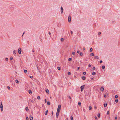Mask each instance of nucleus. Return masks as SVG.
<instances>
[{
	"mask_svg": "<svg viewBox=\"0 0 120 120\" xmlns=\"http://www.w3.org/2000/svg\"><path fill=\"white\" fill-rule=\"evenodd\" d=\"M61 108V105H58V107L57 108V111L60 112V111Z\"/></svg>",
	"mask_w": 120,
	"mask_h": 120,
	"instance_id": "obj_1",
	"label": "nucleus"
},
{
	"mask_svg": "<svg viewBox=\"0 0 120 120\" xmlns=\"http://www.w3.org/2000/svg\"><path fill=\"white\" fill-rule=\"evenodd\" d=\"M85 86V85H84L81 86L80 89H81V91L82 92L83 91Z\"/></svg>",
	"mask_w": 120,
	"mask_h": 120,
	"instance_id": "obj_2",
	"label": "nucleus"
},
{
	"mask_svg": "<svg viewBox=\"0 0 120 120\" xmlns=\"http://www.w3.org/2000/svg\"><path fill=\"white\" fill-rule=\"evenodd\" d=\"M0 107L1 109V111H2L3 110V105L2 102L1 103Z\"/></svg>",
	"mask_w": 120,
	"mask_h": 120,
	"instance_id": "obj_3",
	"label": "nucleus"
},
{
	"mask_svg": "<svg viewBox=\"0 0 120 120\" xmlns=\"http://www.w3.org/2000/svg\"><path fill=\"white\" fill-rule=\"evenodd\" d=\"M18 51L19 53V54H21V48H19L18 50Z\"/></svg>",
	"mask_w": 120,
	"mask_h": 120,
	"instance_id": "obj_4",
	"label": "nucleus"
},
{
	"mask_svg": "<svg viewBox=\"0 0 120 120\" xmlns=\"http://www.w3.org/2000/svg\"><path fill=\"white\" fill-rule=\"evenodd\" d=\"M71 21V16L69 15L68 17V21L69 22H70Z\"/></svg>",
	"mask_w": 120,
	"mask_h": 120,
	"instance_id": "obj_5",
	"label": "nucleus"
},
{
	"mask_svg": "<svg viewBox=\"0 0 120 120\" xmlns=\"http://www.w3.org/2000/svg\"><path fill=\"white\" fill-rule=\"evenodd\" d=\"M60 112L57 111L56 113V116L57 118L58 117V116Z\"/></svg>",
	"mask_w": 120,
	"mask_h": 120,
	"instance_id": "obj_6",
	"label": "nucleus"
},
{
	"mask_svg": "<svg viewBox=\"0 0 120 120\" xmlns=\"http://www.w3.org/2000/svg\"><path fill=\"white\" fill-rule=\"evenodd\" d=\"M29 118L30 120H33V117L32 115H30Z\"/></svg>",
	"mask_w": 120,
	"mask_h": 120,
	"instance_id": "obj_7",
	"label": "nucleus"
},
{
	"mask_svg": "<svg viewBox=\"0 0 120 120\" xmlns=\"http://www.w3.org/2000/svg\"><path fill=\"white\" fill-rule=\"evenodd\" d=\"M60 9L61 11V13L62 14L63 11V8L62 7H61Z\"/></svg>",
	"mask_w": 120,
	"mask_h": 120,
	"instance_id": "obj_8",
	"label": "nucleus"
},
{
	"mask_svg": "<svg viewBox=\"0 0 120 120\" xmlns=\"http://www.w3.org/2000/svg\"><path fill=\"white\" fill-rule=\"evenodd\" d=\"M35 66H34L35 68V67L36 68H37L38 70V71L39 72V70L38 66H37V65H36Z\"/></svg>",
	"mask_w": 120,
	"mask_h": 120,
	"instance_id": "obj_9",
	"label": "nucleus"
},
{
	"mask_svg": "<svg viewBox=\"0 0 120 120\" xmlns=\"http://www.w3.org/2000/svg\"><path fill=\"white\" fill-rule=\"evenodd\" d=\"M48 112V110H47L45 112V115H46L47 114Z\"/></svg>",
	"mask_w": 120,
	"mask_h": 120,
	"instance_id": "obj_10",
	"label": "nucleus"
},
{
	"mask_svg": "<svg viewBox=\"0 0 120 120\" xmlns=\"http://www.w3.org/2000/svg\"><path fill=\"white\" fill-rule=\"evenodd\" d=\"M16 52H17V51H15V50H14L13 51V53L14 54H16Z\"/></svg>",
	"mask_w": 120,
	"mask_h": 120,
	"instance_id": "obj_11",
	"label": "nucleus"
},
{
	"mask_svg": "<svg viewBox=\"0 0 120 120\" xmlns=\"http://www.w3.org/2000/svg\"><path fill=\"white\" fill-rule=\"evenodd\" d=\"M82 79L83 80H85L86 79V77L85 76H82Z\"/></svg>",
	"mask_w": 120,
	"mask_h": 120,
	"instance_id": "obj_12",
	"label": "nucleus"
},
{
	"mask_svg": "<svg viewBox=\"0 0 120 120\" xmlns=\"http://www.w3.org/2000/svg\"><path fill=\"white\" fill-rule=\"evenodd\" d=\"M46 92L48 94L49 93V91L47 89H46L45 90Z\"/></svg>",
	"mask_w": 120,
	"mask_h": 120,
	"instance_id": "obj_13",
	"label": "nucleus"
},
{
	"mask_svg": "<svg viewBox=\"0 0 120 120\" xmlns=\"http://www.w3.org/2000/svg\"><path fill=\"white\" fill-rule=\"evenodd\" d=\"M101 90L102 91H103L104 90V88L103 87H101Z\"/></svg>",
	"mask_w": 120,
	"mask_h": 120,
	"instance_id": "obj_14",
	"label": "nucleus"
},
{
	"mask_svg": "<svg viewBox=\"0 0 120 120\" xmlns=\"http://www.w3.org/2000/svg\"><path fill=\"white\" fill-rule=\"evenodd\" d=\"M28 92L29 94H32V91L31 90H29L28 91Z\"/></svg>",
	"mask_w": 120,
	"mask_h": 120,
	"instance_id": "obj_15",
	"label": "nucleus"
},
{
	"mask_svg": "<svg viewBox=\"0 0 120 120\" xmlns=\"http://www.w3.org/2000/svg\"><path fill=\"white\" fill-rule=\"evenodd\" d=\"M78 104L80 106H81V102H78Z\"/></svg>",
	"mask_w": 120,
	"mask_h": 120,
	"instance_id": "obj_16",
	"label": "nucleus"
},
{
	"mask_svg": "<svg viewBox=\"0 0 120 120\" xmlns=\"http://www.w3.org/2000/svg\"><path fill=\"white\" fill-rule=\"evenodd\" d=\"M25 109L26 111H28L29 110L28 108L27 107Z\"/></svg>",
	"mask_w": 120,
	"mask_h": 120,
	"instance_id": "obj_17",
	"label": "nucleus"
},
{
	"mask_svg": "<svg viewBox=\"0 0 120 120\" xmlns=\"http://www.w3.org/2000/svg\"><path fill=\"white\" fill-rule=\"evenodd\" d=\"M47 104L48 105H50V102L49 101H47Z\"/></svg>",
	"mask_w": 120,
	"mask_h": 120,
	"instance_id": "obj_18",
	"label": "nucleus"
},
{
	"mask_svg": "<svg viewBox=\"0 0 120 120\" xmlns=\"http://www.w3.org/2000/svg\"><path fill=\"white\" fill-rule=\"evenodd\" d=\"M15 82L17 83H19V81L17 79L15 80Z\"/></svg>",
	"mask_w": 120,
	"mask_h": 120,
	"instance_id": "obj_19",
	"label": "nucleus"
},
{
	"mask_svg": "<svg viewBox=\"0 0 120 120\" xmlns=\"http://www.w3.org/2000/svg\"><path fill=\"white\" fill-rule=\"evenodd\" d=\"M95 57L97 59H98L99 57L97 56H95Z\"/></svg>",
	"mask_w": 120,
	"mask_h": 120,
	"instance_id": "obj_20",
	"label": "nucleus"
},
{
	"mask_svg": "<svg viewBox=\"0 0 120 120\" xmlns=\"http://www.w3.org/2000/svg\"><path fill=\"white\" fill-rule=\"evenodd\" d=\"M61 41L62 42L63 41H64V39L63 38H61L60 39Z\"/></svg>",
	"mask_w": 120,
	"mask_h": 120,
	"instance_id": "obj_21",
	"label": "nucleus"
},
{
	"mask_svg": "<svg viewBox=\"0 0 120 120\" xmlns=\"http://www.w3.org/2000/svg\"><path fill=\"white\" fill-rule=\"evenodd\" d=\"M92 109V107L91 106H90L89 107V110H91Z\"/></svg>",
	"mask_w": 120,
	"mask_h": 120,
	"instance_id": "obj_22",
	"label": "nucleus"
},
{
	"mask_svg": "<svg viewBox=\"0 0 120 120\" xmlns=\"http://www.w3.org/2000/svg\"><path fill=\"white\" fill-rule=\"evenodd\" d=\"M93 51V49H92V48H91L90 49V52H91L92 51Z\"/></svg>",
	"mask_w": 120,
	"mask_h": 120,
	"instance_id": "obj_23",
	"label": "nucleus"
},
{
	"mask_svg": "<svg viewBox=\"0 0 120 120\" xmlns=\"http://www.w3.org/2000/svg\"><path fill=\"white\" fill-rule=\"evenodd\" d=\"M100 115L99 113H98V117L99 118L100 117Z\"/></svg>",
	"mask_w": 120,
	"mask_h": 120,
	"instance_id": "obj_24",
	"label": "nucleus"
},
{
	"mask_svg": "<svg viewBox=\"0 0 120 120\" xmlns=\"http://www.w3.org/2000/svg\"><path fill=\"white\" fill-rule=\"evenodd\" d=\"M71 60H72V59L71 58H69L68 59V61H71Z\"/></svg>",
	"mask_w": 120,
	"mask_h": 120,
	"instance_id": "obj_25",
	"label": "nucleus"
},
{
	"mask_svg": "<svg viewBox=\"0 0 120 120\" xmlns=\"http://www.w3.org/2000/svg\"><path fill=\"white\" fill-rule=\"evenodd\" d=\"M105 68V67L104 66H103L102 67V69H104Z\"/></svg>",
	"mask_w": 120,
	"mask_h": 120,
	"instance_id": "obj_26",
	"label": "nucleus"
},
{
	"mask_svg": "<svg viewBox=\"0 0 120 120\" xmlns=\"http://www.w3.org/2000/svg\"><path fill=\"white\" fill-rule=\"evenodd\" d=\"M60 67H57V69L59 70H60Z\"/></svg>",
	"mask_w": 120,
	"mask_h": 120,
	"instance_id": "obj_27",
	"label": "nucleus"
},
{
	"mask_svg": "<svg viewBox=\"0 0 120 120\" xmlns=\"http://www.w3.org/2000/svg\"><path fill=\"white\" fill-rule=\"evenodd\" d=\"M80 55L81 56H82L83 55V54L82 52H80Z\"/></svg>",
	"mask_w": 120,
	"mask_h": 120,
	"instance_id": "obj_28",
	"label": "nucleus"
},
{
	"mask_svg": "<svg viewBox=\"0 0 120 120\" xmlns=\"http://www.w3.org/2000/svg\"><path fill=\"white\" fill-rule=\"evenodd\" d=\"M107 104H105L104 105V107H106L107 106Z\"/></svg>",
	"mask_w": 120,
	"mask_h": 120,
	"instance_id": "obj_29",
	"label": "nucleus"
},
{
	"mask_svg": "<svg viewBox=\"0 0 120 120\" xmlns=\"http://www.w3.org/2000/svg\"><path fill=\"white\" fill-rule=\"evenodd\" d=\"M94 54L93 53H92L90 54V56H93L94 55Z\"/></svg>",
	"mask_w": 120,
	"mask_h": 120,
	"instance_id": "obj_30",
	"label": "nucleus"
},
{
	"mask_svg": "<svg viewBox=\"0 0 120 120\" xmlns=\"http://www.w3.org/2000/svg\"><path fill=\"white\" fill-rule=\"evenodd\" d=\"M13 59V57L11 56L10 57V60H12Z\"/></svg>",
	"mask_w": 120,
	"mask_h": 120,
	"instance_id": "obj_31",
	"label": "nucleus"
},
{
	"mask_svg": "<svg viewBox=\"0 0 120 120\" xmlns=\"http://www.w3.org/2000/svg\"><path fill=\"white\" fill-rule=\"evenodd\" d=\"M70 118L71 120H73V117L72 116H71Z\"/></svg>",
	"mask_w": 120,
	"mask_h": 120,
	"instance_id": "obj_32",
	"label": "nucleus"
},
{
	"mask_svg": "<svg viewBox=\"0 0 120 120\" xmlns=\"http://www.w3.org/2000/svg\"><path fill=\"white\" fill-rule=\"evenodd\" d=\"M118 101V100L117 99H116L115 100V102L116 103Z\"/></svg>",
	"mask_w": 120,
	"mask_h": 120,
	"instance_id": "obj_33",
	"label": "nucleus"
},
{
	"mask_svg": "<svg viewBox=\"0 0 120 120\" xmlns=\"http://www.w3.org/2000/svg\"><path fill=\"white\" fill-rule=\"evenodd\" d=\"M24 71V72L26 73V72H27V70H25Z\"/></svg>",
	"mask_w": 120,
	"mask_h": 120,
	"instance_id": "obj_34",
	"label": "nucleus"
},
{
	"mask_svg": "<svg viewBox=\"0 0 120 120\" xmlns=\"http://www.w3.org/2000/svg\"><path fill=\"white\" fill-rule=\"evenodd\" d=\"M68 75H71V73L70 72H68Z\"/></svg>",
	"mask_w": 120,
	"mask_h": 120,
	"instance_id": "obj_35",
	"label": "nucleus"
},
{
	"mask_svg": "<svg viewBox=\"0 0 120 120\" xmlns=\"http://www.w3.org/2000/svg\"><path fill=\"white\" fill-rule=\"evenodd\" d=\"M92 75H95L96 73L95 72H93L92 73Z\"/></svg>",
	"mask_w": 120,
	"mask_h": 120,
	"instance_id": "obj_36",
	"label": "nucleus"
},
{
	"mask_svg": "<svg viewBox=\"0 0 120 120\" xmlns=\"http://www.w3.org/2000/svg\"><path fill=\"white\" fill-rule=\"evenodd\" d=\"M37 98L38 99H39L40 98V97L39 96H38Z\"/></svg>",
	"mask_w": 120,
	"mask_h": 120,
	"instance_id": "obj_37",
	"label": "nucleus"
},
{
	"mask_svg": "<svg viewBox=\"0 0 120 120\" xmlns=\"http://www.w3.org/2000/svg\"><path fill=\"white\" fill-rule=\"evenodd\" d=\"M118 96L117 95H116L115 96V97L116 98H118Z\"/></svg>",
	"mask_w": 120,
	"mask_h": 120,
	"instance_id": "obj_38",
	"label": "nucleus"
},
{
	"mask_svg": "<svg viewBox=\"0 0 120 120\" xmlns=\"http://www.w3.org/2000/svg\"><path fill=\"white\" fill-rule=\"evenodd\" d=\"M7 88H8V90H10V86H7Z\"/></svg>",
	"mask_w": 120,
	"mask_h": 120,
	"instance_id": "obj_39",
	"label": "nucleus"
},
{
	"mask_svg": "<svg viewBox=\"0 0 120 120\" xmlns=\"http://www.w3.org/2000/svg\"><path fill=\"white\" fill-rule=\"evenodd\" d=\"M83 75H85L86 74V72H83Z\"/></svg>",
	"mask_w": 120,
	"mask_h": 120,
	"instance_id": "obj_40",
	"label": "nucleus"
},
{
	"mask_svg": "<svg viewBox=\"0 0 120 120\" xmlns=\"http://www.w3.org/2000/svg\"><path fill=\"white\" fill-rule=\"evenodd\" d=\"M72 55H75V52H72Z\"/></svg>",
	"mask_w": 120,
	"mask_h": 120,
	"instance_id": "obj_41",
	"label": "nucleus"
},
{
	"mask_svg": "<svg viewBox=\"0 0 120 120\" xmlns=\"http://www.w3.org/2000/svg\"><path fill=\"white\" fill-rule=\"evenodd\" d=\"M26 120H29V118L28 117H26Z\"/></svg>",
	"mask_w": 120,
	"mask_h": 120,
	"instance_id": "obj_42",
	"label": "nucleus"
},
{
	"mask_svg": "<svg viewBox=\"0 0 120 120\" xmlns=\"http://www.w3.org/2000/svg\"><path fill=\"white\" fill-rule=\"evenodd\" d=\"M109 111H107V114H109Z\"/></svg>",
	"mask_w": 120,
	"mask_h": 120,
	"instance_id": "obj_43",
	"label": "nucleus"
},
{
	"mask_svg": "<svg viewBox=\"0 0 120 120\" xmlns=\"http://www.w3.org/2000/svg\"><path fill=\"white\" fill-rule=\"evenodd\" d=\"M5 60H6V61H8V58H5Z\"/></svg>",
	"mask_w": 120,
	"mask_h": 120,
	"instance_id": "obj_44",
	"label": "nucleus"
},
{
	"mask_svg": "<svg viewBox=\"0 0 120 120\" xmlns=\"http://www.w3.org/2000/svg\"><path fill=\"white\" fill-rule=\"evenodd\" d=\"M101 34V33L100 32H99L98 33V35H99L100 34Z\"/></svg>",
	"mask_w": 120,
	"mask_h": 120,
	"instance_id": "obj_45",
	"label": "nucleus"
},
{
	"mask_svg": "<svg viewBox=\"0 0 120 120\" xmlns=\"http://www.w3.org/2000/svg\"><path fill=\"white\" fill-rule=\"evenodd\" d=\"M30 78H33V77L32 76H30Z\"/></svg>",
	"mask_w": 120,
	"mask_h": 120,
	"instance_id": "obj_46",
	"label": "nucleus"
},
{
	"mask_svg": "<svg viewBox=\"0 0 120 120\" xmlns=\"http://www.w3.org/2000/svg\"><path fill=\"white\" fill-rule=\"evenodd\" d=\"M95 67H93V70H95Z\"/></svg>",
	"mask_w": 120,
	"mask_h": 120,
	"instance_id": "obj_47",
	"label": "nucleus"
},
{
	"mask_svg": "<svg viewBox=\"0 0 120 120\" xmlns=\"http://www.w3.org/2000/svg\"><path fill=\"white\" fill-rule=\"evenodd\" d=\"M94 118L95 119L97 120V118L96 116H95Z\"/></svg>",
	"mask_w": 120,
	"mask_h": 120,
	"instance_id": "obj_48",
	"label": "nucleus"
},
{
	"mask_svg": "<svg viewBox=\"0 0 120 120\" xmlns=\"http://www.w3.org/2000/svg\"><path fill=\"white\" fill-rule=\"evenodd\" d=\"M102 61L101 60H100V63H102Z\"/></svg>",
	"mask_w": 120,
	"mask_h": 120,
	"instance_id": "obj_49",
	"label": "nucleus"
},
{
	"mask_svg": "<svg viewBox=\"0 0 120 120\" xmlns=\"http://www.w3.org/2000/svg\"><path fill=\"white\" fill-rule=\"evenodd\" d=\"M88 67H91V65L90 64H89L88 65Z\"/></svg>",
	"mask_w": 120,
	"mask_h": 120,
	"instance_id": "obj_50",
	"label": "nucleus"
},
{
	"mask_svg": "<svg viewBox=\"0 0 120 120\" xmlns=\"http://www.w3.org/2000/svg\"><path fill=\"white\" fill-rule=\"evenodd\" d=\"M85 48L84 47V48H83V50H85Z\"/></svg>",
	"mask_w": 120,
	"mask_h": 120,
	"instance_id": "obj_51",
	"label": "nucleus"
},
{
	"mask_svg": "<svg viewBox=\"0 0 120 120\" xmlns=\"http://www.w3.org/2000/svg\"><path fill=\"white\" fill-rule=\"evenodd\" d=\"M68 97L70 99H71V97L69 96H68Z\"/></svg>",
	"mask_w": 120,
	"mask_h": 120,
	"instance_id": "obj_52",
	"label": "nucleus"
},
{
	"mask_svg": "<svg viewBox=\"0 0 120 120\" xmlns=\"http://www.w3.org/2000/svg\"><path fill=\"white\" fill-rule=\"evenodd\" d=\"M80 52L79 51H77V53H79V52Z\"/></svg>",
	"mask_w": 120,
	"mask_h": 120,
	"instance_id": "obj_53",
	"label": "nucleus"
},
{
	"mask_svg": "<svg viewBox=\"0 0 120 120\" xmlns=\"http://www.w3.org/2000/svg\"><path fill=\"white\" fill-rule=\"evenodd\" d=\"M80 67H78L77 68V70H79V69Z\"/></svg>",
	"mask_w": 120,
	"mask_h": 120,
	"instance_id": "obj_54",
	"label": "nucleus"
},
{
	"mask_svg": "<svg viewBox=\"0 0 120 120\" xmlns=\"http://www.w3.org/2000/svg\"><path fill=\"white\" fill-rule=\"evenodd\" d=\"M115 119L116 120V119H117V116H116L115 117Z\"/></svg>",
	"mask_w": 120,
	"mask_h": 120,
	"instance_id": "obj_55",
	"label": "nucleus"
},
{
	"mask_svg": "<svg viewBox=\"0 0 120 120\" xmlns=\"http://www.w3.org/2000/svg\"><path fill=\"white\" fill-rule=\"evenodd\" d=\"M106 96V94H105L104 95V97H105Z\"/></svg>",
	"mask_w": 120,
	"mask_h": 120,
	"instance_id": "obj_56",
	"label": "nucleus"
},
{
	"mask_svg": "<svg viewBox=\"0 0 120 120\" xmlns=\"http://www.w3.org/2000/svg\"><path fill=\"white\" fill-rule=\"evenodd\" d=\"M31 102L32 103H34V101H33V100H32L31 101Z\"/></svg>",
	"mask_w": 120,
	"mask_h": 120,
	"instance_id": "obj_57",
	"label": "nucleus"
},
{
	"mask_svg": "<svg viewBox=\"0 0 120 120\" xmlns=\"http://www.w3.org/2000/svg\"><path fill=\"white\" fill-rule=\"evenodd\" d=\"M25 32H24L23 33V34H22V36H23V34H25Z\"/></svg>",
	"mask_w": 120,
	"mask_h": 120,
	"instance_id": "obj_58",
	"label": "nucleus"
},
{
	"mask_svg": "<svg viewBox=\"0 0 120 120\" xmlns=\"http://www.w3.org/2000/svg\"><path fill=\"white\" fill-rule=\"evenodd\" d=\"M45 103H46V99H45Z\"/></svg>",
	"mask_w": 120,
	"mask_h": 120,
	"instance_id": "obj_59",
	"label": "nucleus"
},
{
	"mask_svg": "<svg viewBox=\"0 0 120 120\" xmlns=\"http://www.w3.org/2000/svg\"><path fill=\"white\" fill-rule=\"evenodd\" d=\"M71 34H72L73 33V32L72 31H71Z\"/></svg>",
	"mask_w": 120,
	"mask_h": 120,
	"instance_id": "obj_60",
	"label": "nucleus"
},
{
	"mask_svg": "<svg viewBox=\"0 0 120 120\" xmlns=\"http://www.w3.org/2000/svg\"><path fill=\"white\" fill-rule=\"evenodd\" d=\"M53 111H52V115H53Z\"/></svg>",
	"mask_w": 120,
	"mask_h": 120,
	"instance_id": "obj_61",
	"label": "nucleus"
},
{
	"mask_svg": "<svg viewBox=\"0 0 120 120\" xmlns=\"http://www.w3.org/2000/svg\"><path fill=\"white\" fill-rule=\"evenodd\" d=\"M49 34L50 35L51 34V33L50 32H49Z\"/></svg>",
	"mask_w": 120,
	"mask_h": 120,
	"instance_id": "obj_62",
	"label": "nucleus"
},
{
	"mask_svg": "<svg viewBox=\"0 0 120 120\" xmlns=\"http://www.w3.org/2000/svg\"><path fill=\"white\" fill-rule=\"evenodd\" d=\"M93 78H91V79L92 80H93Z\"/></svg>",
	"mask_w": 120,
	"mask_h": 120,
	"instance_id": "obj_63",
	"label": "nucleus"
},
{
	"mask_svg": "<svg viewBox=\"0 0 120 120\" xmlns=\"http://www.w3.org/2000/svg\"><path fill=\"white\" fill-rule=\"evenodd\" d=\"M94 108L95 109H96L97 108V107H94Z\"/></svg>",
	"mask_w": 120,
	"mask_h": 120,
	"instance_id": "obj_64",
	"label": "nucleus"
}]
</instances>
